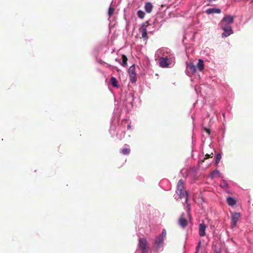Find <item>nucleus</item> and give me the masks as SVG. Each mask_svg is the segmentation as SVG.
Returning <instances> with one entry per match:
<instances>
[{"label": "nucleus", "mask_w": 253, "mask_h": 253, "mask_svg": "<svg viewBox=\"0 0 253 253\" xmlns=\"http://www.w3.org/2000/svg\"><path fill=\"white\" fill-rule=\"evenodd\" d=\"M234 17L232 15H225L219 23L220 28L223 31L221 35L222 38L229 36L233 33L231 25L233 23Z\"/></svg>", "instance_id": "f257e3e1"}, {"label": "nucleus", "mask_w": 253, "mask_h": 253, "mask_svg": "<svg viewBox=\"0 0 253 253\" xmlns=\"http://www.w3.org/2000/svg\"><path fill=\"white\" fill-rule=\"evenodd\" d=\"M166 230L163 229L161 234L156 237L153 244V247L155 250L161 251L163 250L162 245L166 238Z\"/></svg>", "instance_id": "f03ea898"}, {"label": "nucleus", "mask_w": 253, "mask_h": 253, "mask_svg": "<svg viewBox=\"0 0 253 253\" xmlns=\"http://www.w3.org/2000/svg\"><path fill=\"white\" fill-rule=\"evenodd\" d=\"M176 192L178 196V198L181 199L185 198V202L187 203V193L186 191L184 190V181L182 179H180L178 181Z\"/></svg>", "instance_id": "7ed1b4c3"}, {"label": "nucleus", "mask_w": 253, "mask_h": 253, "mask_svg": "<svg viewBox=\"0 0 253 253\" xmlns=\"http://www.w3.org/2000/svg\"><path fill=\"white\" fill-rule=\"evenodd\" d=\"M158 58L159 66L162 68H171L175 64V58L160 57V58Z\"/></svg>", "instance_id": "20e7f679"}, {"label": "nucleus", "mask_w": 253, "mask_h": 253, "mask_svg": "<svg viewBox=\"0 0 253 253\" xmlns=\"http://www.w3.org/2000/svg\"><path fill=\"white\" fill-rule=\"evenodd\" d=\"M149 247L146 239L140 238L138 241V248L135 253H148Z\"/></svg>", "instance_id": "39448f33"}, {"label": "nucleus", "mask_w": 253, "mask_h": 253, "mask_svg": "<svg viewBox=\"0 0 253 253\" xmlns=\"http://www.w3.org/2000/svg\"><path fill=\"white\" fill-rule=\"evenodd\" d=\"M156 56L158 58L164 57L165 58H175L173 53L168 48H162L157 50Z\"/></svg>", "instance_id": "423d86ee"}, {"label": "nucleus", "mask_w": 253, "mask_h": 253, "mask_svg": "<svg viewBox=\"0 0 253 253\" xmlns=\"http://www.w3.org/2000/svg\"><path fill=\"white\" fill-rule=\"evenodd\" d=\"M241 216V214L239 212H234L232 214L231 219V228L233 229L236 225L238 221Z\"/></svg>", "instance_id": "0eeeda50"}, {"label": "nucleus", "mask_w": 253, "mask_h": 253, "mask_svg": "<svg viewBox=\"0 0 253 253\" xmlns=\"http://www.w3.org/2000/svg\"><path fill=\"white\" fill-rule=\"evenodd\" d=\"M149 25L148 23H143L142 24L139 31L141 32V37L144 41H147L148 37L147 35V29Z\"/></svg>", "instance_id": "6e6552de"}, {"label": "nucleus", "mask_w": 253, "mask_h": 253, "mask_svg": "<svg viewBox=\"0 0 253 253\" xmlns=\"http://www.w3.org/2000/svg\"><path fill=\"white\" fill-rule=\"evenodd\" d=\"M207 225L204 221L199 224V234L200 237H204L206 235V229Z\"/></svg>", "instance_id": "1a4fd4ad"}, {"label": "nucleus", "mask_w": 253, "mask_h": 253, "mask_svg": "<svg viewBox=\"0 0 253 253\" xmlns=\"http://www.w3.org/2000/svg\"><path fill=\"white\" fill-rule=\"evenodd\" d=\"M133 101V97L131 94H128L126 97V100L125 105L127 108H132L133 104L132 102Z\"/></svg>", "instance_id": "9d476101"}, {"label": "nucleus", "mask_w": 253, "mask_h": 253, "mask_svg": "<svg viewBox=\"0 0 253 253\" xmlns=\"http://www.w3.org/2000/svg\"><path fill=\"white\" fill-rule=\"evenodd\" d=\"M221 12V10L218 8H210L206 9V13L207 14H213L215 13L219 14Z\"/></svg>", "instance_id": "9b49d317"}, {"label": "nucleus", "mask_w": 253, "mask_h": 253, "mask_svg": "<svg viewBox=\"0 0 253 253\" xmlns=\"http://www.w3.org/2000/svg\"><path fill=\"white\" fill-rule=\"evenodd\" d=\"M153 5L150 2H147L145 3L144 8L146 12L149 13L152 12L153 9Z\"/></svg>", "instance_id": "f8f14e48"}, {"label": "nucleus", "mask_w": 253, "mask_h": 253, "mask_svg": "<svg viewBox=\"0 0 253 253\" xmlns=\"http://www.w3.org/2000/svg\"><path fill=\"white\" fill-rule=\"evenodd\" d=\"M183 215L184 213L181 215V217L179 219V223L181 227L185 228L187 224V221L184 217H183Z\"/></svg>", "instance_id": "ddd939ff"}, {"label": "nucleus", "mask_w": 253, "mask_h": 253, "mask_svg": "<svg viewBox=\"0 0 253 253\" xmlns=\"http://www.w3.org/2000/svg\"><path fill=\"white\" fill-rule=\"evenodd\" d=\"M227 202L230 206H234L236 204V200L233 197H228L227 198Z\"/></svg>", "instance_id": "4468645a"}, {"label": "nucleus", "mask_w": 253, "mask_h": 253, "mask_svg": "<svg viewBox=\"0 0 253 253\" xmlns=\"http://www.w3.org/2000/svg\"><path fill=\"white\" fill-rule=\"evenodd\" d=\"M197 68L200 71H202L204 67V61L202 59H200L198 60V62L196 65Z\"/></svg>", "instance_id": "2eb2a0df"}, {"label": "nucleus", "mask_w": 253, "mask_h": 253, "mask_svg": "<svg viewBox=\"0 0 253 253\" xmlns=\"http://www.w3.org/2000/svg\"><path fill=\"white\" fill-rule=\"evenodd\" d=\"M220 186L223 189L227 190L228 189V184L225 180H222L220 183Z\"/></svg>", "instance_id": "dca6fc26"}, {"label": "nucleus", "mask_w": 253, "mask_h": 253, "mask_svg": "<svg viewBox=\"0 0 253 253\" xmlns=\"http://www.w3.org/2000/svg\"><path fill=\"white\" fill-rule=\"evenodd\" d=\"M188 68L189 69L192 74H195L196 73L197 66H195L193 63H190Z\"/></svg>", "instance_id": "f3484780"}, {"label": "nucleus", "mask_w": 253, "mask_h": 253, "mask_svg": "<svg viewBox=\"0 0 253 253\" xmlns=\"http://www.w3.org/2000/svg\"><path fill=\"white\" fill-rule=\"evenodd\" d=\"M110 82L113 87H119L118 83V81L116 78H115L114 77H111L110 79Z\"/></svg>", "instance_id": "a211bd4d"}, {"label": "nucleus", "mask_w": 253, "mask_h": 253, "mask_svg": "<svg viewBox=\"0 0 253 253\" xmlns=\"http://www.w3.org/2000/svg\"><path fill=\"white\" fill-rule=\"evenodd\" d=\"M125 148L121 149V152L124 155H128L130 153V149L128 148V145L126 144Z\"/></svg>", "instance_id": "6ab92c4d"}, {"label": "nucleus", "mask_w": 253, "mask_h": 253, "mask_svg": "<svg viewBox=\"0 0 253 253\" xmlns=\"http://www.w3.org/2000/svg\"><path fill=\"white\" fill-rule=\"evenodd\" d=\"M122 62H121V65L123 67H126L127 65V58L126 56L125 55H122Z\"/></svg>", "instance_id": "aec40b11"}, {"label": "nucleus", "mask_w": 253, "mask_h": 253, "mask_svg": "<svg viewBox=\"0 0 253 253\" xmlns=\"http://www.w3.org/2000/svg\"><path fill=\"white\" fill-rule=\"evenodd\" d=\"M137 16L139 18H140V19H143L144 18L145 15V12L142 11V10H139L138 11H137Z\"/></svg>", "instance_id": "412c9836"}, {"label": "nucleus", "mask_w": 253, "mask_h": 253, "mask_svg": "<svg viewBox=\"0 0 253 253\" xmlns=\"http://www.w3.org/2000/svg\"><path fill=\"white\" fill-rule=\"evenodd\" d=\"M220 173L219 171L217 170H214L212 171L211 173V177L213 178L215 176H217L219 175Z\"/></svg>", "instance_id": "4be33fe9"}, {"label": "nucleus", "mask_w": 253, "mask_h": 253, "mask_svg": "<svg viewBox=\"0 0 253 253\" xmlns=\"http://www.w3.org/2000/svg\"><path fill=\"white\" fill-rule=\"evenodd\" d=\"M129 75H135L136 74H135V66L134 65H131L130 67H129Z\"/></svg>", "instance_id": "5701e85b"}, {"label": "nucleus", "mask_w": 253, "mask_h": 253, "mask_svg": "<svg viewBox=\"0 0 253 253\" xmlns=\"http://www.w3.org/2000/svg\"><path fill=\"white\" fill-rule=\"evenodd\" d=\"M221 159V155L220 153H218L216 156L215 162L216 165H217Z\"/></svg>", "instance_id": "b1692460"}, {"label": "nucleus", "mask_w": 253, "mask_h": 253, "mask_svg": "<svg viewBox=\"0 0 253 253\" xmlns=\"http://www.w3.org/2000/svg\"><path fill=\"white\" fill-rule=\"evenodd\" d=\"M114 11V9L113 8L111 5L110 6V7L108 8V14L109 17H110L113 14V12Z\"/></svg>", "instance_id": "393cba45"}, {"label": "nucleus", "mask_w": 253, "mask_h": 253, "mask_svg": "<svg viewBox=\"0 0 253 253\" xmlns=\"http://www.w3.org/2000/svg\"><path fill=\"white\" fill-rule=\"evenodd\" d=\"M130 81L132 83H135L136 81V74L129 75Z\"/></svg>", "instance_id": "a878e982"}, {"label": "nucleus", "mask_w": 253, "mask_h": 253, "mask_svg": "<svg viewBox=\"0 0 253 253\" xmlns=\"http://www.w3.org/2000/svg\"><path fill=\"white\" fill-rule=\"evenodd\" d=\"M201 247V241H199L198 243V245L197 246V247H196V251L195 253H199Z\"/></svg>", "instance_id": "bb28decb"}, {"label": "nucleus", "mask_w": 253, "mask_h": 253, "mask_svg": "<svg viewBox=\"0 0 253 253\" xmlns=\"http://www.w3.org/2000/svg\"><path fill=\"white\" fill-rule=\"evenodd\" d=\"M125 136V132H123L120 135H119V133H117V137L120 139H122Z\"/></svg>", "instance_id": "cd10ccee"}, {"label": "nucleus", "mask_w": 253, "mask_h": 253, "mask_svg": "<svg viewBox=\"0 0 253 253\" xmlns=\"http://www.w3.org/2000/svg\"><path fill=\"white\" fill-rule=\"evenodd\" d=\"M115 61L117 62H118L119 64H121V62L120 61V60L119 58H116Z\"/></svg>", "instance_id": "c85d7f7f"}, {"label": "nucleus", "mask_w": 253, "mask_h": 253, "mask_svg": "<svg viewBox=\"0 0 253 253\" xmlns=\"http://www.w3.org/2000/svg\"><path fill=\"white\" fill-rule=\"evenodd\" d=\"M127 129H129L131 128L130 123H129L127 126Z\"/></svg>", "instance_id": "c756f323"}, {"label": "nucleus", "mask_w": 253, "mask_h": 253, "mask_svg": "<svg viewBox=\"0 0 253 253\" xmlns=\"http://www.w3.org/2000/svg\"><path fill=\"white\" fill-rule=\"evenodd\" d=\"M205 130L208 134H210V131L209 129L205 128Z\"/></svg>", "instance_id": "7c9ffc66"}, {"label": "nucleus", "mask_w": 253, "mask_h": 253, "mask_svg": "<svg viewBox=\"0 0 253 253\" xmlns=\"http://www.w3.org/2000/svg\"><path fill=\"white\" fill-rule=\"evenodd\" d=\"M126 122H128V121H127V120L123 121H122V124L123 125H124V124L125 125L126 124Z\"/></svg>", "instance_id": "2f4dec72"}, {"label": "nucleus", "mask_w": 253, "mask_h": 253, "mask_svg": "<svg viewBox=\"0 0 253 253\" xmlns=\"http://www.w3.org/2000/svg\"><path fill=\"white\" fill-rule=\"evenodd\" d=\"M187 207H188V212H189V211L190 210V206L189 205H187Z\"/></svg>", "instance_id": "473e14b6"}, {"label": "nucleus", "mask_w": 253, "mask_h": 253, "mask_svg": "<svg viewBox=\"0 0 253 253\" xmlns=\"http://www.w3.org/2000/svg\"><path fill=\"white\" fill-rule=\"evenodd\" d=\"M222 115H223V116L224 117V116H225V114H224V113H223V114H222Z\"/></svg>", "instance_id": "72a5a7b5"}]
</instances>
